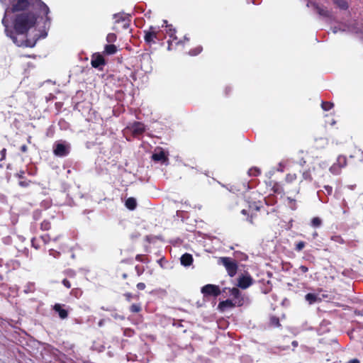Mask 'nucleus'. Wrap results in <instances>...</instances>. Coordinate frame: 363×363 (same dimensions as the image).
I'll return each mask as SVG.
<instances>
[{"mask_svg": "<svg viewBox=\"0 0 363 363\" xmlns=\"http://www.w3.org/2000/svg\"><path fill=\"white\" fill-rule=\"evenodd\" d=\"M11 6L6 9V13L15 14L13 20V33L18 39H29L28 31L35 28L38 18L45 17L44 28L50 24L49 7L41 0H8ZM6 4V0H0Z\"/></svg>", "mask_w": 363, "mask_h": 363, "instance_id": "f257e3e1", "label": "nucleus"}, {"mask_svg": "<svg viewBox=\"0 0 363 363\" xmlns=\"http://www.w3.org/2000/svg\"><path fill=\"white\" fill-rule=\"evenodd\" d=\"M6 14L5 12L4 18L1 21L2 24L5 27V33L6 35L11 38L13 43H15L17 46L19 47H26V48H33L37 41L41 38H45L47 35V33H45L44 35H40L39 34H35L34 37L31 39H18L17 36H16L13 33V30H10L8 25V21L6 20Z\"/></svg>", "mask_w": 363, "mask_h": 363, "instance_id": "f03ea898", "label": "nucleus"}, {"mask_svg": "<svg viewBox=\"0 0 363 363\" xmlns=\"http://www.w3.org/2000/svg\"><path fill=\"white\" fill-rule=\"evenodd\" d=\"M167 35L169 36V39L167 40L168 46L167 49L169 50H175L177 46L180 45H184L185 41H189V38L186 36L184 37V40L179 39L176 35V30L173 28L172 25H167L166 26Z\"/></svg>", "mask_w": 363, "mask_h": 363, "instance_id": "7ed1b4c3", "label": "nucleus"}, {"mask_svg": "<svg viewBox=\"0 0 363 363\" xmlns=\"http://www.w3.org/2000/svg\"><path fill=\"white\" fill-rule=\"evenodd\" d=\"M144 40L149 45L155 44L161 40L160 29L158 27L150 26L148 29L144 30Z\"/></svg>", "mask_w": 363, "mask_h": 363, "instance_id": "20e7f679", "label": "nucleus"}, {"mask_svg": "<svg viewBox=\"0 0 363 363\" xmlns=\"http://www.w3.org/2000/svg\"><path fill=\"white\" fill-rule=\"evenodd\" d=\"M219 263L222 264L230 277L235 276L238 272V266L237 262L229 257H223L219 259Z\"/></svg>", "mask_w": 363, "mask_h": 363, "instance_id": "39448f33", "label": "nucleus"}, {"mask_svg": "<svg viewBox=\"0 0 363 363\" xmlns=\"http://www.w3.org/2000/svg\"><path fill=\"white\" fill-rule=\"evenodd\" d=\"M226 290L229 291L230 295L233 297V302L237 305V306L240 307L245 304V296L242 294L240 289L237 287L233 288H224L223 291L225 292Z\"/></svg>", "mask_w": 363, "mask_h": 363, "instance_id": "423d86ee", "label": "nucleus"}, {"mask_svg": "<svg viewBox=\"0 0 363 363\" xmlns=\"http://www.w3.org/2000/svg\"><path fill=\"white\" fill-rule=\"evenodd\" d=\"M106 61L104 56L99 52H95L91 56V65L92 67L99 71H103Z\"/></svg>", "mask_w": 363, "mask_h": 363, "instance_id": "0eeeda50", "label": "nucleus"}, {"mask_svg": "<svg viewBox=\"0 0 363 363\" xmlns=\"http://www.w3.org/2000/svg\"><path fill=\"white\" fill-rule=\"evenodd\" d=\"M204 296L217 297L221 294L220 287L217 285L208 284L203 286L201 289Z\"/></svg>", "mask_w": 363, "mask_h": 363, "instance_id": "6e6552de", "label": "nucleus"}, {"mask_svg": "<svg viewBox=\"0 0 363 363\" xmlns=\"http://www.w3.org/2000/svg\"><path fill=\"white\" fill-rule=\"evenodd\" d=\"M254 283V280L250 274L246 273L239 277L238 279V286L242 289H246Z\"/></svg>", "mask_w": 363, "mask_h": 363, "instance_id": "1a4fd4ad", "label": "nucleus"}, {"mask_svg": "<svg viewBox=\"0 0 363 363\" xmlns=\"http://www.w3.org/2000/svg\"><path fill=\"white\" fill-rule=\"evenodd\" d=\"M115 24H121L123 29H128L130 26V19L129 16L124 14H114Z\"/></svg>", "mask_w": 363, "mask_h": 363, "instance_id": "9d476101", "label": "nucleus"}, {"mask_svg": "<svg viewBox=\"0 0 363 363\" xmlns=\"http://www.w3.org/2000/svg\"><path fill=\"white\" fill-rule=\"evenodd\" d=\"M130 130L133 137H138L145 131V125L138 121H135L130 126Z\"/></svg>", "mask_w": 363, "mask_h": 363, "instance_id": "9b49d317", "label": "nucleus"}, {"mask_svg": "<svg viewBox=\"0 0 363 363\" xmlns=\"http://www.w3.org/2000/svg\"><path fill=\"white\" fill-rule=\"evenodd\" d=\"M69 152V147L62 143H57L53 149V153L57 157H65Z\"/></svg>", "mask_w": 363, "mask_h": 363, "instance_id": "f8f14e48", "label": "nucleus"}, {"mask_svg": "<svg viewBox=\"0 0 363 363\" xmlns=\"http://www.w3.org/2000/svg\"><path fill=\"white\" fill-rule=\"evenodd\" d=\"M312 7L317 12V13L320 16H323L325 18H330L332 16L331 12L325 6H320L317 3H313Z\"/></svg>", "mask_w": 363, "mask_h": 363, "instance_id": "ddd939ff", "label": "nucleus"}, {"mask_svg": "<svg viewBox=\"0 0 363 363\" xmlns=\"http://www.w3.org/2000/svg\"><path fill=\"white\" fill-rule=\"evenodd\" d=\"M347 162V157L345 156H343V155L338 156L336 163H335L332 166V167L330 168V170L332 171V172L335 173L337 167L342 168V167H346Z\"/></svg>", "mask_w": 363, "mask_h": 363, "instance_id": "4468645a", "label": "nucleus"}, {"mask_svg": "<svg viewBox=\"0 0 363 363\" xmlns=\"http://www.w3.org/2000/svg\"><path fill=\"white\" fill-rule=\"evenodd\" d=\"M237 306V305L233 302L231 299H226L225 301H220L218 306V308L221 311H224L227 308H232Z\"/></svg>", "mask_w": 363, "mask_h": 363, "instance_id": "2eb2a0df", "label": "nucleus"}, {"mask_svg": "<svg viewBox=\"0 0 363 363\" xmlns=\"http://www.w3.org/2000/svg\"><path fill=\"white\" fill-rule=\"evenodd\" d=\"M181 264L184 267H189L194 262L193 256L189 253H184L180 258Z\"/></svg>", "mask_w": 363, "mask_h": 363, "instance_id": "dca6fc26", "label": "nucleus"}, {"mask_svg": "<svg viewBox=\"0 0 363 363\" xmlns=\"http://www.w3.org/2000/svg\"><path fill=\"white\" fill-rule=\"evenodd\" d=\"M53 309L57 312L61 319H65L68 317V311L62 308V306L60 303H56L53 306Z\"/></svg>", "mask_w": 363, "mask_h": 363, "instance_id": "f3484780", "label": "nucleus"}, {"mask_svg": "<svg viewBox=\"0 0 363 363\" xmlns=\"http://www.w3.org/2000/svg\"><path fill=\"white\" fill-rule=\"evenodd\" d=\"M152 159L155 162H162V163L168 161V157L163 150H160L159 152L152 154Z\"/></svg>", "mask_w": 363, "mask_h": 363, "instance_id": "a211bd4d", "label": "nucleus"}, {"mask_svg": "<svg viewBox=\"0 0 363 363\" xmlns=\"http://www.w3.org/2000/svg\"><path fill=\"white\" fill-rule=\"evenodd\" d=\"M313 181V177L311 174V169L308 168L303 171L302 172V179L299 182V185H301L303 182L310 183Z\"/></svg>", "mask_w": 363, "mask_h": 363, "instance_id": "6ab92c4d", "label": "nucleus"}, {"mask_svg": "<svg viewBox=\"0 0 363 363\" xmlns=\"http://www.w3.org/2000/svg\"><path fill=\"white\" fill-rule=\"evenodd\" d=\"M306 301L309 304H313L316 302L321 301V298L318 296L317 294L313 293H308L305 296Z\"/></svg>", "mask_w": 363, "mask_h": 363, "instance_id": "aec40b11", "label": "nucleus"}, {"mask_svg": "<svg viewBox=\"0 0 363 363\" xmlns=\"http://www.w3.org/2000/svg\"><path fill=\"white\" fill-rule=\"evenodd\" d=\"M117 47L113 44L106 45L104 47V53L107 55H113L117 52Z\"/></svg>", "mask_w": 363, "mask_h": 363, "instance_id": "412c9836", "label": "nucleus"}, {"mask_svg": "<svg viewBox=\"0 0 363 363\" xmlns=\"http://www.w3.org/2000/svg\"><path fill=\"white\" fill-rule=\"evenodd\" d=\"M125 205L129 210H135L137 206V202L135 198L130 197L126 199Z\"/></svg>", "mask_w": 363, "mask_h": 363, "instance_id": "4be33fe9", "label": "nucleus"}, {"mask_svg": "<svg viewBox=\"0 0 363 363\" xmlns=\"http://www.w3.org/2000/svg\"><path fill=\"white\" fill-rule=\"evenodd\" d=\"M269 326L272 328H281L279 318L275 315H272L269 318Z\"/></svg>", "mask_w": 363, "mask_h": 363, "instance_id": "5701e85b", "label": "nucleus"}, {"mask_svg": "<svg viewBox=\"0 0 363 363\" xmlns=\"http://www.w3.org/2000/svg\"><path fill=\"white\" fill-rule=\"evenodd\" d=\"M333 2L341 10H347L349 8L346 0H333Z\"/></svg>", "mask_w": 363, "mask_h": 363, "instance_id": "b1692460", "label": "nucleus"}, {"mask_svg": "<svg viewBox=\"0 0 363 363\" xmlns=\"http://www.w3.org/2000/svg\"><path fill=\"white\" fill-rule=\"evenodd\" d=\"M203 51V47L201 45H198L194 48L191 49L189 51V55L191 56H196L200 54Z\"/></svg>", "mask_w": 363, "mask_h": 363, "instance_id": "393cba45", "label": "nucleus"}, {"mask_svg": "<svg viewBox=\"0 0 363 363\" xmlns=\"http://www.w3.org/2000/svg\"><path fill=\"white\" fill-rule=\"evenodd\" d=\"M272 190L273 191V192L274 194H284L283 187L278 183H275L273 185Z\"/></svg>", "mask_w": 363, "mask_h": 363, "instance_id": "a878e982", "label": "nucleus"}, {"mask_svg": "<svg viewBox=\"0 0 363 363\" xmlns=\"http://www.w3.org/2000/svg\"><path fill=\"white\" fill-rule=\"evenodd\" d=\"M265 203L268 206L274 205L277 202V197L274 194H270L269 196L265 198Z\"/></svg>", "mask_w": 363, "mask_h": 363, "instance_id": "bb28decb", "label": "nucleus"}, {"mask_svg": "<svg viewBox=\"0 0 363 363\" xmlns=\"http://www.w3.org/2000/svg\"><path fill=\"white\" fill-rule=\"evenodd\" d=\"M51 229V223L49 220H44L40 223V230L45 231V230H49Z\"/></svg>", "mask_w": 363, "mask_h": 363, "instance_id": "cd10ccee", "label": "nucleus"}, {"mask_svg": "<svg viewBox=\"0 0 363 363\" xmlns=\"http://www.w3.org/2000/svg\"><path fill=\"white\" fill-rule=\"evenodd\" d=\"M297 179V174L296 173H288L286 175L285 181L287 183H292Z\"/></svg>", "mask_w": 363, "mask_h": 363, "instance_id": "c85d7f7f", "label": "nucleus"}, {"mask_svg": "<svg viewBox=\"0 0 363 363\" xmlns=\"http://www.w3.org/2000/svg\"><path fill=\"white\" fill-rule=\"evenodd\" d=\"M129 310L131 313H137L142 311V307L140 303H133L130 306Z\"/></svg>", "mask_w": 363, "mask_h": 363, "instance_id": "c756f323", "label": "nucleus"}, {"mask_svg": "<svg viewBox=\"0 0 363 363\" xmlns=\"http://www.w3.org/2000/svg\"><path fill=\"white\" fill-rule=\"evenodd\" d=\"M288 206L289 208L294 211L297 208L296 201L291 197H287Z\"/></svg>", "mask_w": 363, "mask_h": 363, "instance_id": "7c9ffc66", "label": "nucleus"}, {"mask_svg": "<svg viewBox=\"0 0 363 363\" xmlns=\"http://www.w3.org/2000/svg\"><path fill=\"white\" fill-rule=\"evenodd\" d=\"M322 225V220L318 217H314L311 220V225L315 228H318Z\"/></svg>", "mask_w": 363, "mask_h": 363, "instance_id": "2f4dec72", "label": "nucleus"}, {"mask_svg": "<svg viewBox=\"0 0 363 363\" xmlns=\"http://www.w3.org/2000/svg\"><path fill=\"white\" fill-rule=\"evenodd\" d=\"M333 106L334 104L329 101H323L321 104V108L325 111L330 110Z\"/></svg>", "mask_w": 363, "mask_h": 363, "instance_id": "473e14b6", "label": "nucleus"}, {"mask_svg": "<svg viewBox=\"0 0 363 363\" xmlns=\"http://www.w3.org/2000/svg\"><path fill=\"white\" fill-rule=\"evenodd\" d=\"M260 173H261L260 169L257 167L251 168L248 171L249 175L252 176V177H256V176L260 174Z\"/></svg>", "mask_w": 363, "mask_h": 363, "instance_id": "72a5a7b5", "label": "nucleus"}, {"mask_svg": "<svg viewBox=\"0 0 363 363\" xmlns=\"http://www.w3.org/2000/svg\"><path fill=\"white\" fill-rule=\"evenodd\" d=\"M117 39V36L115 33H108L106 36V41L109 43H114Z\"/></svg>", "mask_w": 363, "mask_h": 363, "instance_id": "f704fd0d", "label": "nucleus"}, {"mask_svg": "<svg viewBox=\"0 0 363 363\" xmlns=\"http://www.w3.org/2000/svg\"><path fill=\"white\" fill-rule=\"evenodd\" d=\"M331 240L335 242H338L340 244H345L346 242L340 235H333L331 237Z\"/></svg>", "mask_w": 363, "mask_h": 363, "instance_id": "c9c22d12", "label": "nucleus"}, {"mask_svg": "<svg viewBox=\"0 0 363 363\" xmlns=\"http://www.w3.org/2000/svg\"><path fill=\"white\" fill-rule=\"evenodd\" d=\"M125 300L128 302L131 301V300L133 298H135L137 299L139 298V296L138 295H133L131 293H129V292H127L125 294H123Z\"/></svg>", "mask_w": 363, "mask_h": 363, "instance_id": "e433bc0d", "label": "nucleus"}, {"mask_svg": "<svg viewBox=\"0 0 363 363\" xmlns=\"http://www.w3.org/2000/svg\"><path fill=\"white\" fill-rule=\"evenodd\" d=\"M135 259L138 262L147 263L149 261L145 255H137L135 256Z\"/></svg>", "mask_w": 363, "mask_h": 363, "instance_id": "4c0bfd02", "label": "nucleus"}, {"mask_svg": "<svg viewBox=\"0 0 363 363\" xmlns=\"http://www.w3.org/2000/svg\"><path fill=\"white\" fill-rule=\"evenodd\" d=\"M306 246V242L303 241H299L296 244L295 250L300 252Z\"/></svg>", "mask_w": 363, "mask_h": 363, "instance_id": "58836bf2", "label": "nucleus"}, {"mask_svg": "<svg viewBox=\"0 0 363 363\" xmlns=\"http://www.w3.org/2000/svg\"><path fill=\"white\" fill-rule=\"evenodd\" d=\"M31 245L32 247L35 248L36 250L39 249L40 247V243H39V239L36 238H33L31 240Z\"/></svg>", "mask_w": 363, "mask_h": 363, "instance_id": "ea45409f", "label": "nucleus"}, {"mask_svg": "<svg viewBox=\"0 0 363 363\" xmlns=\"http://www.w3.org/2000/svg\"><path fill=\"white\" fill-rule=\"evenodd\" d=\"M38 239L39 240H41L44 244H48L50 241V237L48 234L41 235Z\"/></svg>", "mask_w": 363, "mask_h": 363, "instance_id": "a19ab883", "label": "nucleus"}, {"mask_svg": "<svg viewBox=\"0 0 363 363\" xmlns=\"http://www.w3.org/2000/svg\"><path fill=\"white\" fill-rule=\"evenodd\" d=\"M30 183H31L30 180H21L18 182V184L21 187H28Z\"/></svg>", "mask_w": 363, "mask_h": 363, "instance_id": "79ce46f5", "label": "nucleus"}, {"mask_svg": "<svg viewBox=\"0 0 363 363\" xmlns=\"http://www.w3.org/2000/svg\"><path fill=\"white\" fill-rule=\"evenodd\" d=\"M135 269L137 272L138 276H140L144 272V269L139 265H136Z\"/></svg>", "mask_w": 363, "mask_h": 363, "instance_id": "37998d69", "label": "nucleus"}, {"mask_svg": "<svg viewBox=\"0 0 363 363\" xmlns=\"http://www.w3.org/2000/svg\"><path fill=\"white\" fill-rule=\"evenodd\" d=\"M232 92V88L230 86H225L223 93L225 96H228Z\"/></svg>", "mask_w": 363, "mask_h": 363, "instance_id": "c03bdc74", "label": "nucleus"}, {"mask_svg": "<svg viewBox=\"0 0 363 363\" xmlns=\"http://www.w3.org/2000/svg\"><path fill=\"white\" fill-rule=\"evenodd\" d=\"M62 283L67 289H70L72 286L70 281L67 279H64Z\"/></svg>", "mask_w": 363, "mask_h": 363, "instance_id": "a18cd8bd", "label": "nucleus"}, {"mask_svg": "<svg viewBox=\"0 0 363 363\" xmlns=\"http://www.w3.org/2000/svg\"><path fill=\"white\" fill-rule=\"evenodd\" d=\"M71 294L75 296L76 297L78 296V295L82 294V291L79 289H74L71 291Z\"/></svg>", "mask_w": 363, "mask_h": 363, "instance_id": "49530a36", "label": "nucleus"}, {"mask_svg": "<svg viewBox=\"0 0 363 363\" xmlns=\"http://www.w3.org/2000/svg\"><path fill=\"white\" fill-rule=\"evenodd\" d=\"M66 274L70 279H74L75 277V275H76L75 272L74 271H72V270H70V269L67 270L66 272Z\"/></svg>", "mask_w": 363, "mask_h": 363, "instance_id": "de8ad7c7", "label": "nucleus"}, {"mask_svg": "<svg viewBox=\"0 0 363 363\" xmlns=\"http://www.w3.org/2000/svg\"><path fill=\"white\" fill-rule=\"evenodd\" d=\"M136 287L138 290L143 291L145 289L146 286L143 282H139L137 284Z\"/></svg>", "mask_w": 363, "mask_h": 363, "instance_id": "09e8293b", "label": "nucleus"}, {"mask_svg": "<svg viewBox=\"0 0 363 363\" xmlns=\"http://www.w3.org/2000/svg\"><path fill=\"white\" fill-rule=\"evenodd\" d=\"M324 189H325V191L328 195L332 194V193H333V187L332 186H330L329 185H325V186H324Z\"/></svg>", "mask_w": 363, "mask_h": 363, "instance_id": "8fccbe9b", "label": "nucleus"}, {"mask_svg": "<svg viewBox=\"0 0 363 363\" xmlns=\"http://www.w3.org/2000/svg\"><path fill=\"white\" fill-rule=\"evenodd\" d=\"M299 269L303 273H306L308 271V268L305 265H301Z\"/></svg>", "mask_w": 363, "mask_h": 363, "instance_id": "3c124183", "label": "nucleus"}, {"mask_svg": "<svg viewBox=\"0 0 363 363\" xmlns=\"http://www.w3.org/2000/svg\"><path fill=\"white\" fill-rule=\"evenodd\" d=\"M20 150H21V152H23V153H26V152H27V151H28V147H27V145H21V147H20Z\"/></svg>", "mask_w": 363, "mask_h": 363, "instance_id": "603ef678", "label": "nucleus"}, {"mask_svg": "<svg viewBox=\"0 0 363 363\" xmlns=\"http://www.w3.org/2000/svg\"><path fill=\"white\" fill-rule=\"evenodd\" d=\"M6 148H3L1 150V160H4L6 157Z\"/></svg>", "mask_w": 363, "mask_h": 363, "instance_id": "864d4df0", "label": "nucleus"}, {"mask_svg": "<svg viewBox=\"0 0 363 363\" xmlns=\"http://www.w3.org/2000/svg\"><path fill=\"white\" fill-rule=\"evenodd\" d=\"M106 322V320L105 319H101L99 322H98V325L99 327H102L104 323Z\"/></svg>", "mask_w": 363, "mask_h": 363, "instance_id": "5fc2aeb1", "label": "nucleus"}, {"mask_svg": "<svg viewBox=\"0 0 363 363\" xmlns=\"http://www.w3.org/2000/svg\"><path fill=\"white\" fill-rule=\"evenodd\" d=\"M23 174H24V172L21 171V172H20L19 174H17V176L19 179H24Z\"/></svg>", "mask_w": 363, "mask_h": 363, "instance_id": "6e6d98bb", "label": "nucleus"}, {"mask_svg": "<svg viewBox=\"0 0 363 363\" xmlns=\"http://www.w3.org/2000/svg\"><path fill=\"white\" fill-rule=\"evenodd\" d=\"M348 363H360L357 359H353L350 360Z\"/></svg>", "mask_w": 363, "mask_h": 363, "instance_id": "4d7b16f0", "label": "nucleus"}, {"mask_svg": "<svg viewBox=\"0 0 363 363\" xmlns=\"http://www.w3.org/2000/svg\"><path fill=\"white\" fill-rule=\"evenodd\" d=\"M27 142H28V144H31V143H32V137L30 135H29L27 138Z\"/></svg>", "mask_w": 363, "mask_h": 363, "instance_id": "13d9d810", "label": "nucleus"}, {"mask_svg": "<svg viewBox=\"0 0 363 363\" xmlns=\"http://www.w3.org/2000/svg\"><path fill=\"white\" fill-rule=\"evenodd\" d=\"M313 3H315V1H308L306 6L307 7H310V6H312V4Z\"/></svg>", "mask_w": 363, "mask_h": 363, "instance_id": "bf43d9fd", "label": "nucleus"}, {"mask_svg": "<svg viewBox=\"0 0 363 363\" xmlns=\"http://www.w3.org/2000/svg\"><path fill=\"white\" fill-rule=\"evenodd\" d=\"M292 345L294 347H297L298 346V342L296 340H294L292 342Z\"/></svg>", "mask_w": 363, "mask_h": 363, "instance_id": "052dcab7", "label": "nucleus"}, {"mask_svg": "<svg viewBox=\"0 0 363 363\" xmlns=\"http://www.w3.org/2000/svg\"><path fill=\"white\" fill-rule=\"evenodd\" d=\"M127 277H128V274L126 273H123L122 274V278L123 279H127Z\"/></svg>", "mask_w": 363, "mask_h": 363, "instance_id": "680f3d73", "label": "nucleus"}, {"mask_svg": "<svg viewBox=\"0 0 363 363\" xmlns=\"http://www.w3.org/2000/svg\"><path fill=\"white\" fill-rule=\"evenodd\" d=\"M241 212H242V214H244V215H245V214L247 213V211H246V210H245V209L242 210V211H241Z\"/></svg>", "mask_w": 363, "mask_h": 363, "instance_id": "e2e57ef3", "label": "nucleus"}]
</instances>
